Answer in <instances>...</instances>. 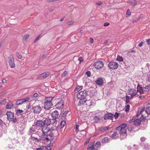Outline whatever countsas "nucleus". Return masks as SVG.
<instances>
[{
    "label": "nucleus",
    "instance_id": "1",
    "mask_svg": "<svg viewBox=\"0 0 150 150\" xmlns=\"http://www.w3.org/2000/svg\"><path fill=\"white\" fill-rule=\"evenodd\" d=\"M54 97H48L45 98V101L44 103V108L47 110H49L52 104V101Z\"/></svg>",
    "mask_w": 150,
    "mask_h": 150
},
{
    "label": "nucleus",
    "instance_id": "2",
    "mask_svg": "<svg viewBox=\"0 0 150 150\" xmlns=\"http://www.w3.org/2000/svg\"><path fill=\"white\" fill-rule=\"evenodd\" d=\"M117 130H119L120 134V138L121 139L125 138L127 136L126 131L125 129L120 126L116 128Z\"/></svg>",
    "mask_w": 150,
    "mask_h": 150
},
{
    "label": "nucleus",
    "instance_id": "3",
    "mask_svg": "<svg viewBox=\"0 0 150 150\" xmlns=\"http://www.w3.org/2000/svg\"><path fill=\"white\" fill-rule=\"evenodd\" d=\"M6 115L7 116V119L9 121H12L14 123L17 122V119L16 117L13 119L14 114L11 112L8 111L6 112Z\"/></svg>",
    "mask_w": 150,
    "mask_h": 150
},
{
    "label": "nucleus",
    "instance_id": "4",
    "mask_svg": "<svg viewBox=\"0 0 150 150\" xmlns=\"http://www.w3.org/2000/svg\"><path fill=\"white\" fill-rule=\"evenodd\" d=\"M119 66L118 64L114 61L110 62L108 65V67L110 69H115L117 68Z\"/></svg>",
    "mask_w": 150,
    "mask_h": 150
},
{
    "label": "nucleus",
    "instance_id": "5",
    "mask_svg": "<svg viewBox=\"0 0 150 150\" xmlns=\"http://www.w3.org/2000/svg\"><path fill=\"white\" fill-rule=\"evenodd\" d=\"M88 95V91H81L79 92L77 94V97L78 98H86Z\"/></svg>",
    "mask_w": 150,
    "mask_h": 150
},
{
    "label": "nucleus",
    "instance_id": "6",
    "mask_svg": "<svg viewBox=\"0 0 150 150\" xmlns=\"http://www.w3.org/2000/svg\"><path fill=\"white\" fill-rule=\"evenodd\" d=\"M8 63L10 67L11 68H14L15 66V64L13 56L11 55H10L8 57Z\"/></svg>",
    "mask_w": 150,
    "mask_h": 150
},
{
    "label": "nucleus",
    "instance_id": "7",
    "mask_svg": "<svg viewBox=\"0 0 150 150\" xmlns=\"http://www.w3.org/2000/svg\"><path fill=\"white\" fill-rule=\"evenodd\" d=\"M94 66L96 69H99L103 67V62L101 61H97L95 63Z\"/></svg>",
    "mask_w": 150,
    "mask_h": 150
},
{
    "label": "nucleus",
    "instance_id": "8",
    "mask_svg": "<svg viewBox=\"0 0 150 150\" xmlns=\"http://www.w3.org/2000/svg\"><path fill=\"white\" fill-rule=\"evenodd\" d=\"M139 119H137L134 121V124L135 125H139L141 124V120H144L146 119V117H144L142 114L141 115V117H140Z\"/></svg>",
    "mask_w": 150,
    "mask_h": 150
},
{
    "label": "nucleus",
    "instance_id": "9",
    "mask_svg": "<svg viewBox=\"0 0 150 150\" xmlns=\"http://www.w3.org/2000/svg\"><path fill=\"white\" fill-rule=\"evenodd\" d=\"M137 91L134 89H130L128 90L127 93L129 95H130L133 98L134 96L137 95Z\"/></svg>",
    "mask_w": 150,
    "mask_h": 150
},
{
    "label": "nucleus",
    "instance_id": "10",
    "mask_svg": "<svg viewBox=\"0 0 150 150\" xmlns=\"http://www.w3.org/2000/svg\"><path fill=\"white\" fill-rule=\"evenodd\" d=\"M30 99L28 97H26L25 98L18 100L16 103V104L17 105H19L22 104L23 103L26 102Z\"/></svg>",
    "mask_w": 150,
    "mask_h": 150
},
{
    "label": "nucleus",
    "instance_id": "11",
    "mask_svg": "<svg viewBox=\"0 0 150 150\" xmlns=\"http://www.w3.org/2000/svg\"><path fill=\"white\" fill-rule=\"evenodd\" d=\"M64 105V102L63 100L59 101L55 105L56 108L60 109L63 108Z\"/></svg>",
    "mask_w": 150,
    "mask_h": 150
},
{
    "label": "nucleus",
    "instance_id": "12",
    "mask_svg": "<svg viewBox=\"0 0 150 150\" xmlns=\"http://www.w3.org/2000/svg\"><path fill=\"white\" fill-rule=\"evenodd\" d=\"M33 109L35 113L38 114L40 113L42 109L40 105H37L36 106H33Z\"/></svg>",
    "mask_w": 150,
    "mask_h": 150
},
{
    "label": "nucleus",
    "instance_id": "13",
    "mask_svg": "<svg viewBox=\"0 0 150 150\" xmlns=\"http://www.w3.org/2000/svg\"><path fill=\"white\" fill-rule=\"evenodd\" d=\"M137 95L138 96L142 94V93H144V92H145L144 91V89L142 87H141L139 86V84H138L137 86Z\"/></svg>",
    "mask_w": 150,
    "mask_h": 150
},
{
    "label": "nucleus",
    "instance_id": "14",
    "mask_svg": "<svg viewBox=\"0 0 150 150\" xmlns=\"http://www.w3.org/2000/svg\"><path fill=\"white\" fill-rule=\"evenodd\" d=\"M114 118L113 115L111 113H107L104 115V119L105 120H112Z\"/></svg>",
    "mask_w": 150,
    "mask_h": 150
},
{
    "label": "nucleus",
    "instance_id": "15",
    "mask_svg": "<svg viewBox=\"0 0 150 150\" xmlns=\"http://www.w3.org/2000/svg\"><path fill=\"white\" fill-rule=\"evenodd\" d=\"M43 133V134H47L49 132L51 131V130L47 126H44L41 129Z\"/></svg>",
    "mask_w": 150,
    "mask_h": 150
},
{
    "label": "nucleus",
    "instance_id": "16",
    "mask_svg": "<svg viewBox=\"0 0 150 150\" xmlns=\"http://www.w3.org/2000/svg\"><path fill=\"white\" fill-rule=\"evenodd\" d=\"M35 125L38 127H42L44 125L43 122L42 120H38L35 123Z\"/></svg>",
    "mask_w": 150,
    "mask_h": 150
},
{
    "label": "nucleus",
    "instance_id": "17",
    "mask_svg": "<svg viewBox=\"0 0 150 150\" xmlns=\"http://www.w3.org/2000/svg\"><path fill=\"white\" fill-rule=\"evenodd\" d=\"M43 122L44 125H46L47 126L50 125L52 123L51 119L49 118H46Z\"/></svg>",
    "mask_w": 150,
    "mask_h": 150
},
{
    "label": "nucleus",
    "instance_id": "18",
    "mask_svg": "<svg viewBox=\"0 0 150 150\" xmlns=\"http://www.w3.org/2000/svg\"><path fill=\"white\" fill-rule=\"evenodd\" d=\"M88 150H98L97 148L95 147L94 144H90L88 145Z\"/></svg>",
    "mask_w": 150,
    "mask_h": 150
},
{
    "label": "nucleus",
    "instance_id": "19",
    "mask_svg": "<svg viewBox=\"0 0 150 150\" xmlns=\"http://www.w3.org/2000/svg\"><path fill=\"white\" fill-rule=\"evenodd\" d=\"M59 114L58 111L57 110L53 112L52 114V118L54 119H56L58 118Z\"/></svg>",
    "mask_w": 150,
    "mask_h": 150
},
{
    "label": "nucleus",
    "instance_id": "20",
    "mask_svg": "<svg viewBox=\"0 0 150 150\" xmlns=\"http://www.w3.org/2000/svg\"><path fill=\"white\" fill-rule=\"evenodd\" d=\"M50 75V73L48 72H46L40 74L38 76L39 78H45L47 77Z\"/></svg>",
    "mask_w": 150,
    "mask_h": 150
},
{
    "label": "nucleus",
    "instance_id": "21",
    "mask_svg": "<svg viewBox=\"0 0 150 150\" xmlns=\"http://www.w3.org/2000/svg\"><path fill=\"white\" fill-rule=\"evenodd\" d=\"M80 100L79 102L78 105H81L84 104L87 101V100L86 98H79Z\"/></svg>",
    "mask_w": 150,
    "mask_h": 150
},
{
    "label": "nucleus",
    "instance_id": "22",
    "mask_svg": "<svg viewBox=\"0 0 150 150\" xmlns=\"http://www.w3.org/2000/svg\"><path fill=\"white\" fill-rule=\"evenodd\" d=\"M96 83L98 85H102L103 83V81L102 78H99L96 81Z\"/></svg>",
    "mask_w": 150,
    "mask_h": 150
},
{
    "label": "nucleus",
    "instance_id": "23",
    "mask_svg": "<svg viewBox=\"0 0 150 150\" xmlns=\"http://www.w3.org/2000/svg\"><path fill=\"white\" fill-rule=\"evenodd\" d=\"M109 128V127L108 126L100 127L99 128L98 130L100 132H103L108 129Z\"/></svg>",
    "mask_w": 150,
    "mask_h": 150
},
{
    "label": "nucleus",
    "instance_id": "24",
    "mask_svg": "<svg viewBox=\"0 0 150 150\" xmlns=\"http://www.w3.org/2000/svg\"><path fill=\"white\" fill-rule=\"evenodd\" d=\"M13 104L11 102H9L6 105V107L7 109H11L13 106Z\"/></svg>",
    "mask_w": 150,
    "mask_h": 150
},
{
    "label": "nucleus",
    "instance_id": "25",
    "mask_svg": "<svg viewBox=\"0 0 150 150\" xmlns=\"http://www.w3.org/2000/svg\"><path fill=\"white\" fill-rule=\"evenodd\" d=\"M109 141V139L107 137H105L103 138L101 141V142L103 143H108Z\"/></svg>",
    "mask_w": 150,
    "mask_h": 150
},
{
    "label": "nucleus",
    "instance_id": "26",
    "mask_svg": "<svg viewBox=\"0 0 150 150\" xmlns=\"http://www.w3.org/2000/svg\"><path fill=\"white\" fill-rule=\"evenodd\" d=\"M35 131V129L33 127H31L28 132V134L30 135L32 133L34 132Z\"/></svg>",
    "mask_w": 150,
    "mask_h": 150
},
{
    "label": "nucleus",
    "instance_id": "27",
    "mask_svg": "<svg viewBox=\"0 0 150 150\" xmlns=\"http://www.w3.org/2000/svg\"><path fill=\"white\" fill-rule=\"evenodd\" d=\"M132 98H133L132 97V96H126V103H128L130 101V100Z\"/></svg>",
    "mask_w": 150,
    "mask_h": 150
},
{
    "label": "nucleus",
    "instance_id": "28",
    "mask_svg": "<svg viewBox=\"0 0 150 150\" xmlns=\"http://www.w3.org/2000/svg\"><path fill=\"white\" fill-rule=\"evenodd\" d=\"M82 87L83 86H76V88L75 89L74 91H79L82 89Z\"/></svg>",
    "mask_w": 150,
    "mask_h": 150
},
{
    "label": "nucleus",
    "instance_id": "29",
    "mask_svg": "<svg viewBox=\"0 0 150 150\" xmlns=\"http://www.w3.org/2000/svg\"><path fill=\"white\" fill-rule=\"evenodd\" d=\"M144 111V109H142L141 110H138V111L137 114V117H139V116L141 114L142 112Z\"/></svg>",
    "mask_w": 150,
    "mask_h": 150
},
{
    "label": "nucleus",
    "instance_id": "30",
    "mask_svg": "<svg viewBox=\"0 0 150 150\" xmlns=\"http://www.w3.org/2000/svg\"><path fill=\"white\" fill-rule=\"evenodd\" d=\"M145 112L147 114L150 115V106L147 107Z\"/></svg>",
    "mask_w": 150,
    "mask_h": 150
},
{
    "label": "nucleus",
    "instance_id": "31",
    "mask_svg": "<svg viewBox=\"0 0 150 150\" xmlns=\"http://www.w3.org/2000/svg\"><path fill=\"white\" fill-rule=\"evenodd\" d=\"M126 108H125V110L126 112L128 111L129 110L130 106L128 104V103L127 104L126 103Z\"/></svg>",
    "mask_w": 150,
    "mask_h": 150
},
{
    "label": "nucleus",
    "instance_id": "32",
    "mask_svg": "<svg viewBox=\"0 0 150 150\" xmlns=\"http://www.w3.org/2000/svg\"><path fill=\"white\" fill-rule=\"evenodd\" d=\"M144 88V91H149V90L150 89V84L146 86Z\"/></svg>",
    "mask_w": 150,
    "mask_h": 150
},
{
    "label": "nucleus",
    "instance_id": "33",
    "mask_svg": "<svg viewBox=\"0 0 150 150\" xmlns=\"http://www.w3.org/2000/svg\"><path fill=\"white\" fill-rule=\"evenodd\" d=\"M116 59L119 62H122L123 61V59L122 57L119 56H117Z\"/></svg>",
    "mask_w": 150,
    "mask_h": 150
},
{
    "label": "nucleus",
    "instance_id": "34",
    "mask_svg": "<svg viewBox=\"0 0 150 150\" xmlns=\"http://www.w3.org/2000/svg\"><path fill=\"white\" fill-rule=\"evenodd\" d=\"M68 112V110H66L62 114V118H64L63 119H64L65 118V117H66L67 114Z\"/></svg>",
    "mask_w": 150,
    "mask_h": 150
},
{
    "label": "nucleus",
    "instance_id": "35",
    "mask_svg": "<svg viewBox=\"0 0 150 150\" xmlns=\"http://www.w3.org/2000/svg\"><path fill=\"white\" fill-rule=\"evenodd\" d=\"M66 123V122L64 120L62 121H61V125H60V126L61 128H62L63 127H64V125H65Z\"/></svg>",
    "mask_w": 150,
    "mask_h": 150
},
{
    "label": "nucleus",
    "instance_id": "36",
    "mask_svg": "<svg viewBox=\"0 0 150 150\" xmlns=\"http://www.w3.org/2000/svg\"><path fill=\"white\" fill-rule=\"evenodd\" d=\"M94 119L95 120V122H98L100 120L99 116H95L94 117Z\"/></svg>",
    "mask_w": 150,
    "mask_h": 150
},
{
    "label": "nucleus",
    "instance_id": "37",
    "mask_svg": "<svg viewBox=\"0 0 150 150\" xmlns=\"http://www.w3.org/2000/svg\"><path fill=\"white\" fill-rule=\"evenodd\" d=\"M68 74V72L67 71H65L63 73L62 75V77H65L67 76Z\"/></svg>",
    "mask_w": 150,
    "mask_h": 150
},
{
    "label": "nucleus",
    "instance_id": "38",
    "mask_svg": "<svg viewBox=\"0 0 150 150\" xmlns=\"http://www.w3.org/2000/svg\"><path fill=\"white\" fill-rule=\"evenodd\" d=\"M117 132H114L112 134L111 137L112 139H114L115 138V136H116Z\"/></svg>",
    "mask_w": 150,
    "mask_h": 150
},
{
    "label": "nucleus",
    "instance_id": "39",
    "mask_svg": "<svg viewBox=\"0 0 150 150\" xmlns=\"http://www.w3.org/2000/svg\"><path fill=\"white\" fill-rule=\"evenodd\" d=\"M101 145L100 142H97L95 146L96 147H99Z\"/></svg>",
    "mask_w": 150,
    "mask_h": 150
},
{
    "label": "nucleus",
    "instance_id": "40",
    "mask_svg": "<svg viewBox=\"0 0 150 150\" xmlns=\"http://www.w3.org/2000/svg\"><path fill=\"white\" fill-rule=\"evenodd\" d=\"M46 134H43V135H42L40 137V138H41L40 140H45V137H46Z\"/></svg>",
    "mask_w": 150,
    "mask_h": 150
},
{
    "label": "nucleus",
    "instance_id": "41",
    "mask_svg": "<svg viewBox=\"0 0 150 150\" xmlns=\"http://www.w3.org/2000/svg\"><path fill=\"white\" fill-rule=\"evenodd\" d=\"M42 36V35L41 34H40L38 35V36H37V38L36 39L35 42L36 41L38 40H39L41 37Z\"/></svg>",
    "mask_w": 150,
    "mask_h": 150
},
{
    "label": "nucleus",
    "instance_id": "42",
    "mask_svg": "<svg viewBox=\"0 0 150 150\" xmlns=\"http://www.w3.org/2000/svg\"><path fill=\"white\" fill-rule=\"evenodd\" d=\"M23 111L20 110H16V113L17 114H21L23 112Z\"/></svg>",
    "mask_w": 150,
    "mask_h": 150
},
{
    "label": "nucleus",
    "instance_id": "43",
    "mask_svg": "<svg viewBox=\"0 0 150 150\" xmlns=\"http://www.w3.org/2000/svg\"><path fill=\"white\" fill-rule=\"evenodd\" d=\"M51 139V138H50L49 137H48V136H47V135H46V137H45V140H46L47 141H48L50 140Z\"/></svg>",
    "mask_w": 150,
    "mask_h": 150
},
{
    "label": "nucleus",
    "instance_id": "44",
    "mask_svg": "<svg viewBox=\"0 0 150 150\" xmlns=\"http://www.w3.org/2000/svg\"><path fill=\"white\" fill-rule=\"evenodd\" d=\"M6 103V99H4L1 100L0 102V103L2 104H4Z\"/></svg>",
    "mask_w": 150,
    "mask_h": 150
},
{
    "label": "nucleus",
    "instance_id": "45",
    "mask_svg": "<svg viewBox=\"0 0 150 150\" xmlns=\"http://www.w3.org/2000/svg\"><path fill=\"white\" fill-rule=\"evenodd\" d=\"M134 128L133 127L130 126L128 127V130L130 132H132L133 131Z\"/></svg>",
    "mask_w": 150,
    "mask_h": 150
},
{
    "label": "nucleus",
    "instance_id": "46",
    "mask_svg": "<svg viewBox=\"0 0 150 150\" xmlns=\"http://www.w3.org/2000/svg\"><path fill=\"white\" fill-rule=\"evenodd\" d=\"M79 125H76V133H77L79 131Z\"/></svg>",
    "mask_w": 150,
    "mask_h": 150
},
{
    "label": "nucleus",
    "instance_id": "47",
    "mask_svg": "<svg viewBox=\"0 0 150 150\" xmlns=\"http://www.w3.org/2000/svg\"><path fill=\"white\" fill-rule=\"evenodd\" d=\"M86 74L88 77H89L91 75V73L89 71H88L86 72Z\"/></svg>",
    "mask_w": 150,
    "mask_h": 150
},
{
    "label": "nucleus",
    "instance_id": "48",
    "mask_svg": "<svg viewBox=\"0 0 150 150\" xmlns=\"http://www.w3.org/2000/svg\"><path fill=\"white\" fill-rule=\"evenodd\" d=\"M119 115V114L117 113L116 112L115 113L114 115L113 116L114 117H115V119H116L118 117Z\"/></svg>",
    "mask_w": 150,
    "mask_h": 150
},
{
    "label": "nucleus",
    "instance_id": "49",
    "mask_svg": "<svg viewBox=\"0 0 150 150\" xmlns=\"http://www.w3.org/2000/svg\"><path fill=\"white\" fill-rule=\"evenodd\" d=\"M29 36V35H28V34L24 36L23 39L25 40H26L28 38Z\"/></svg>",
    "mask_w": 150,
    "mask_h": 150
},
{
    "label": "nucleus",
    "instance_id": "50",
    "mask_svg": "<svg viewBox=\"0 0 150 150\" xmlns=\"http://www.w3.org/2000/svg\"><path fill=\"white\" fill-rule=\"evenodd\" d=\"M121 127H123L125 129V128L127 126V125L126 124H122L121 125Z\"/></svg>",
    "mask_w": 150,
    "mask_h": 150
},
{
    "label": "nucleus",
    "instance_id": "51",
    "mask_svg": "<svg viewBox=\"0 0 150 150\" xmlns=\"http://www.w3.org/2000/svg\"><path fill=\"white\" fill-rule=\"evenodd\" d=\"M131 14V13L130 12L129 10V9H128L126 12V14L130 16Z\"/></svg>",
    "mask_w": 150,
    "mask_h": 150
},
{
    "label": "nucleus",
    "instance_id": "52",
    "mask_svg": "<svg viewBox=\"0 0 150 150\" xmlns=\"http://www.w3.org/2000/svg\"><path fill=\"white\" fill-rule=\"evenodd\" d=\"M79 60L80 63H81L83 61V58L82 57H80L79 59Z\"/></svg>",
    "mask_w": 150,
    "mask_h": 150
},
{
    "label": "nucleus",
    "instance_id": "53",
    "mask_svg": "<svg viewBox=\"0 0 150 150\" xmlns=\"http://www.w3.org/2000/svg\"><path fill=\"white\" fill-rule=\"evenodd\" d=\"M47 135V136H48V137H49L51 138V137H52L53 136V134L52 133H51Z\"/></svg>",
    "mask_w": 150,
    "mask_h": 150
},
{
    "label": "nucleus",
    "instance_id": "54",
    "mask_svg": "<svg viewBox=\"0 0 150 150\" xmlns=\"http://www.w3.org/2000/svg\"><path fill=\"white\" fill-rule=\"evenodd\" d=\"M17 56L19 59H21L22 58V56L20 54L18 53H17Z\"/></svg>",
    "mask_w": 150,
    "mask_h": 150
},
{
    "label": "nucleus",
    "instance_id": "55",
    "mask_svg": "<svg viewBox=\"0 0 150 150\" xmlns=\"http://www.w3.org/2000/svg\"><path fill=\"white\" fill-rule=\"evenodd\" d=\"M38 94L37 93H34L33 95V97H36L38 96Z\"/></svg>",
    "mask_w": 150,
    "mask_h": 150
},
{
    "label": "nucleus",
    "instance_id": "56",
    "mask_svg": "<svg viewBox=\"0 0 150 150\" xmlns=\"http://www.w3.org/2000/svg\"><path fill=\"white\" fill-rule=\"evenodd\" d=\"M140 140L142 142H144L145 140V138L144 137H142L140 138Z\"/></svg>",
    "mask_w": 150,
    "mask_h": 150
},
{
    "label": "nucleus",
    "instance_id": "57",
    "mask_svg": "<svg viewBox=\"0 0 150 150\" xmlns=\"http://www.w3.org/2000/svg\"><path fill=\"white\" fill-rule=\"evenodd\" d=\"M74 23V22L73 21H70L68 22L67 23V24L69 25H71L72 24Z\"/></svg>",
    "mask_w": 150,
    "mask_h": 150
},
{
    "label": "nucleus",
    "instance_id": "58",
    "mask_svg": "<svg viewBox=\"0 0 150 150\" xmlns=\"http://www.w3.org/2000/svg\"><path fill=\"white\" fill-rule=\"evenodd\" d=\"M143 44H144V42H141L139 44L138 46L139 47H142L143 45Z\"/></svg>",
    "mask_w": 150,
    "mask_h": 150
},
{
    "label": "nucleus",
    "instance_id": "59",
    "mask_svg": "<svg viewBox=\"0 0 150 150\" xmlns=\"http://www.w3.org/2000/svg\"><path fill=\"white\" fill-rule=\"evenodd\" d=\"M52 121V124H54L55 122L56 121V119H52L51 120Z\"/></svg>",
    "mask_w": 150,
    "mask_h": 150
},
{
    "label": "nucleus",
    "instance_id": "60",
    "mask_svg": "<svg viewBox=\"0 0 150 150\" xmlns=\"http://www.w3.org/2000/svg\"><path fill=\"white\" fill-rule=\"evenodd\" d=\"M146 42L148 45H150V39L146 40Z\"/></svg>",
    "mask_w": 150,
    "mask_h": 150
},
{
    "label": "nucleus",
    "instance_id": "61",
    "mask_svg": "<svg viewBox=\"0 0 150 150\" xmlns=\"http://www.w3.org/2000/svg\"><path fill=\"white\" fill-rule=\"evenodd\" d=\"M90 43L92 44L93 42V40L92 38H90Z\"/></svg>",
    "mask_w": 150,
    "mask_h": 150
},
{
    "label": "nucleus",
    "instance_id": "62",
    "mask_svg": "<svg viewBox=\"0 0 150 150\" xmlns=\"http://www.w3.org/2000/svg\"><path fill=\"white\" fill-rule=\"evenodd\" d=\"M109 25V23H105L104 24V26H108Z\"/></svg>",
    "mask_w": 150,
    "mask_h": 150
},
{
    "label": "nucleus",
    "instance_id": "63",
    "mask_svg": "<svg viewBox=\"0 0 150 150\" xmlns=\"http://www.w3.org/2000/svg\"><path fill=\"white\" fill-rule=\"evenodd\" d=\"M102 4V2L101 1H98L96 3V4L98 5H100Z\"/></svg>",
    "mask_w": 150,
    "mask_h": 150
},
{
    "label": "nucleus",
    "instance_id": "64",
    "mask_svg": "<svg viewBox=\"0 0 150 150\" xmlns=\"http://www.w3.org/2000/svg\"><path fill=\"white\" fill-rule=\"evenodd\" d=\"M6 82V80L5 79H3L2 80V82L3 83H5Z\"/></svg>",
    "mask_w": 150,
    "mask_h": 150
}]
</instances>
